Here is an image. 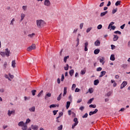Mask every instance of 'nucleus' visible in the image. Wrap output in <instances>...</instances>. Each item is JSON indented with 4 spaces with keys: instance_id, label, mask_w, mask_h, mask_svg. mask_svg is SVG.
Segmentation results:
<instances>
[{
    "instance_id": "473e14b6",
    "label": "nucleus",
    "mask_w": 130,
    "mask_h": 130,
    "mask_svg": "<svg viewBox=\"0 0 130 130\" xmlns=\"http://www.w3.org/2000/svg\"><path fill=\"white\" fill-rule=\"evenodd\" d=\"M93 100H94V98L90 99L87 102L88 104H91L93 102Z\"/></svg>"
},
{
    "instance_id": "2eb2a0df",
    "label": "nucleus",
    "mask_w": 130,
    "mask_h": 130,
    "mask_svg": "<svg viewBox=\"0 0 130 130\" xmlns=\"http://www.w3.org/2000/svg\"><path fill=\"white\" fill-rule=\"evenodd\" d=\"M12 67L14 69V68H16V60H13L12 61Z\"/></svg>"
},
{
    "instance_id": "774afa93",
    "label": "nucleus",
    "mask_w": 130,
    "mask_h": 130,
    "mask_svg": "<svg viewBox=\"0 0 130 130\" xmlns=\"http://www.w3.org/2000/svg\"><path fill=\"white\" fill-rule=\"evenodd\" d=\"M75 92H80V89H79V88H76L75 89Z\"/></svg>"
},
{
    "instance_id": "6e6552de",
    "label": "nucleus",
    "mask_w": 130,
    "mask_h": 130,
    "mask_svg": "<svg viewBox=\"0 0 130 130\" xmlns=\"http://www.w3.org/2000/svg\"><path fill=\"white\" fill-rule=\"evenodd\" d=\"M96 112H98V109H95L94 111H92V112L90 111L89 113V115L91 116V115H93V114H96Z\"/></svg>"
},
{
    "instance_id": "39448f33",
    "label": "nucleus",
    "mask_w": 130,
    "mask_h": 130,
    "mask_svg": "<svg viewBox=\"0 0 130 130\" xmlns=\"http://www.w3.org/2000/svg\"><path fill=\"white\" fill-rule=\"evenodd\" d=\"M80 38H81V34H78L77 37L76 41L77 42L76 46H79V44H80Z\"/></svg>"
},
{
    "instance_id": "6e6d98bb",
    "label": "nucleus",
    "mask_w": 130,
    "mask_h": 130,
    "mask_svg": "<svg viewBox=\"0 0 130 130\" xmlns=\"http://www.w3.org/2000/svg\"><path fill=\"white\" fill-rule=\"evenodd\" d=\"M98 29L99 30H100V29H102V24H99L98 26Z\"/></svg>"
},
{
    "instance_id": "f704fd0d",
    "label": "nucleus",
    "mask_w": 130,
    "mask_h": 130,
    "mask_svg": "<svg viewBox=\"0 0 130 130\" xmlns=\"http://www.w3.org/2000/svg\"><path fill=\"white\" fill-rule=\"evenodd\" d=\"M62 115H63V113L62 112H60L58 116L57 117V119L59 118L60 117H61V116H62Z\"/></svg>"
},
{
    "instance_id": "c03bdc74",
    "label": "nucleus",
    "mask_w": 130,
    "mask_h": 130,
    "mask_svg": "<svg viewBox=\"0 0 130 130\" xmlns=\"http://www.w3.org/2000/svg\"><path fill=\"white\" fill-rule=\"evenodd\" d=\"M74 121L75 123H79V121H78V118H75L74 119Z\"/></svg>"
},
{
    "instance_id": "a878e982",
    "label": "nucleus",
    "mask_w": 130,
    "mask_h": 130,
    "mask_svg": "<svg viewBox=\"0 0 130 130\" xmlns=\"http://www.w3.org/2000/svg\"><path fill=\"white\" fill-rule=\"evenodd\" d=\"M70 105H71V102H67V105H66L67 109H69V108H70Z\"/></svg>"
},
{
    "instance_id": "37998d69",
    "label": "nucleus",
    "mask_w": 130,
    "mask_h": 130,
    "mask_svg": "<svg viewBox=\"0 0 130 130\" xmlns=\"http://www.w3.org/2000/svg\"><path fill=\"white\" fill-rule=\"evenodd\" d=\"M92 30V27H88L86 30V33H89Z\"/></svg>"
},
{
    "instance_id": "b1692460",
    "label": "nucleus",
    "mask_w": 130,
    "mask_h": 130,
    "mask_svg": "<svg viewBox=\"0 0 130 130\" xmlns=\"http://www.w3.org/2000/svg\"><path fill=\"white\" fill-rule=\"evenodd\" d=\"M25 124V123H24V121H20L18 123V125L19 126H22L23 125H24Z\"/></svg>"
},
{
    "instance_id": "0e129e2a",
    "label": "nucleus",
    "mask_w": 130,
    "mask_h": 130,
    "mask_svg": "<svg viewBox=\"0 0 130 130\" xmlns=\"http://www.w3.org/2000/svg\"><path fill=\"white\" fill-rule=\"evenodd\" d=\"M115 26H113V25H112L111 26V29H112V30H115Z\"/></svg>"
},
{
    "instance_id": "5701e85b",
    "label": "nucleus",
    "mask_w": 130,
    "mask_h": 130,
    "mask_svg": "<svg viewBox=\"0 0 130 130\" xmlns=\"http://www.w3.org/2000/svg\"><path fill=\"white\" fill-rule=\"evenodd\" d=\"M108 13V11H105L104 12H102L101 13V17H104V16H105L106 14Z\"/></svg>"
},
{
    "instance_id": "09e8293b",
    "label": "nucleus",
    "mask_w": 130,
    "mask_h": 130,
    "mask_svg": "<svg viewBox=\"0 0 130 130\" xmlns=\"http://www.w3.org/2000/svg\"><path fill=\"white\" fill-rule=\"evenodd\" d=\"M88 117V113H85L84 115L82 116V118H87Z\"/></svg>"
},
{
    "instance_id": "a19ab883",
    "label": "nucleus",
    "mask_w": 130,
    "mask_h": 130,
    "mask_svg": "<svg viewBox=\"0 0 130 130\" xmlns=\"http://www.w3.org/2000/svg\"><path fill=\"white\" fill-rule=\"evenodd\" d=\"M43 93V90H41L39 93V94H38V97H40L41 96V95H42Z\"/></svg>"
},
{
    "instance_id": "603ef678",
    "label": "nucleus",
    "mask_w": 130,
    "mask_h": 130,
    "mask_svg": "<svg viewBox=\"0 0 130 130\" xmlns=\"http://www.w3.org/2000/svg\"><path fill=\"white\" fill-rule=\"evenodd\" d=\"M81 74L82 75H85V74H86V70H81Z\"/></svg>"
},
{
    "instance_id": "aec40b11",
    "label": "nucleus",
    "mask_w": 130,
    "mask_h": 130,
    "mask_svg": "<svg viewBox=\"0 0 130 130\" xmlns=\"http://www.w3.org/2000/svg\"><path fill=\"white\" fill-rule=\"evenodd\" d=\"M93 84L94 85H95V86H97V85L99 84V80L98 79L95 80L94 81Z\"/></svg>"
},
{
    "instance_id": "e433bc0d",
    "label": "nucleus",
    "mask_w": 130,
    "mask_h": 130,
    "mask_svg": "<svg viewBox=\"0 0 130 130\" xmlns=\"http://www.w3.org/2000/svg\"><path fill=\"white\" fill-rule=\"evenodd\" d=\"M22 10L23 12H25V11L27 10V6H22Z\"/></svg>"
},
{
    "instance_id": "864d4df0",
    "label": "nucleus",
    "mask_w": 130,
    "mask_h": 130,
    "mask_svg": "<svg viewBox=\"0 0 130 130\" xmlns=\"http://www.w3.org/2000/svg\"><path fill=\"white\" fill-rule=\"evenodd\" d=\"M76 84H73L72 87V90H75V88H76Z\"/></svg>"
},
{
    "instance_id": "e2e57ef3",
    "label": "nucleus",
    "mask_w": 130,
    "mask_h": 130,
    "mask_svg": "<svg viewBox=\"0 0 130 130\" xmlns=\"http://www.w3.org/2000/svg\"><path fill=\"white\" fill-rule=\"evenodd\" d=\"M111 49L113 50L115 49V46H114V45H111Z\"/></svg>"
},
{
    "instance_id": "20e7f679",
    "label": "nucleus",
    "mask_w": 130,
    "mask_h": 130,
    "mask_svg": "<svg viewBox=\"0 0 130 130\" xmlns=\"http://www.w3.org/2000/svg\"><path fill=\"white\" fill-rule=\"evenodd\" d=\"M5 55L7 57H9L10 56V54H11V51L10 50H8V48L5 49Z\"/></svg>"
},
{
    "instance_id": "0eeeda50",
    "label": "nucleus",
    "mask_w": 130,
    "mask_h": 130,
    "mask_svg": "<svg viewBox=\"0 0 130 130\" xmlns=\"http://www.w3.org/2000/svg\"><path fill=\"white\" fill-rule=\"evenodd\" d=\"M15 110H13L12 111H10L8 110V116H11V115H12V114H13V115L15 114Z\"/></svg>"
},
{
    "instance_id": "c9c22d12",
    "label": "nucleus",
    "mask_w": 130,
    "mask_h": 130,
    "mask_svg": "<svg viewBox=\"0 0 130 130\" xmlns=\"http://www.w3.org/2000/svg\"><path fill=\"white\" fill-rule=\"evenodd\" d=\"M120 1H117L115 3V6L117 7L118 6H120Z\"/></svg>"
},
{
    "instance_id": "8fccbe9b",
    "label": "nucleus",
    "mask_w": 130,
    "mask_h": 130,
    "mask_svg": "<svg viewBox=\"0 0 130 130\" xmlns=\"http://www.w3.org/2000/svg\"><path fill=\"white\" fill-rule=\"evenodd\" d=\"M64 80V75L63 74H62L61 78V81L63 82Z\"/></svg>"
},
{
    "instance_id": "5fc2aeb1",
    "label": "nucleus",
    "mask_w": 130,
    "mask_h": 130,
    "mask_svg": "<svg viewBox=\"0 0 130 130\" xmlns=\"http://www.w3.org/2000/svg\"><path fill=\"white\" fill-rule=\"evenodd\" d=\"M58 112V110H54L53 113L54 115H56V114Z\"/></svg>"
},
{
    "instance_id": "13d9d810",
    "label": "nucleus",
    "mask_w": 130,
    "mask_h": 130,
    "mask_svg": "<svg viewBox=\"0 0 130 130\" xmlns=\"http://www.w3.org/2000/svg\"><path fill=\"white\" fill-rule=\"evenodd\" d=\"M31 121V120H30V119L28 118L26 119V124H27V123H29V122H30Z\"/></svg>"
},
{
    "instance_id": "ddd939ff",
    "label": "nucleus",
    "mask_w": 130,
    "mask_h": 130,
    "mask_svg": "<svg viewBox=\"0 0 130 130\" xmlns=\"http://www.w3.org/2000/svg\"><path fill=\"white\" fill-rule=\"evenodd\" d=\"M94 45L95 46H100V41L99 40H96L95 42H94Z\"/></svg>"
},
{
    "instance_id": "a211bd4d",
    "label": "nucleus",
    "mask_w": 130,
    "mask_h": 130,
    "mask_svg": "<svg viewBox=\"0 0 130 130\" xmlns=\"http://www.w3.org/2000/svg\"><path fill=\"white\" fill-rule=\"evenodd\" d=\"M47 97H51V93L50 92L47 93L45 96V100L47 99Z\"/></svg>"
},
{
    "instance_id": "4d7b16f0",
    "label": "nucleus",
    "mask_w": 130,
    "mask_h": 130,
    "mask_svg": "<svg viewBox=\"0 0 130 130\" xmlns=\"http://www.w3.org/2000/svg\"><path fill=\"white\" fill-rule=\"evenodd\" d=\"M116 12H117V9H113L112 10V14H115V13H116Z\"/></svg>"
},
{
    "instance_id": "338daca9",
    "label": "nucleus",
    "mask_w": 130,
    "mask_h": 130,
    "mask_svg": "<svg viewBox=\"0 0 130 130\" xmlns=\"http://www.w3.org/2000/svg\"><path fill=\"white\" fill-rule=\"evenodd\" d=\"M9 77L11 79H14V75H12L11 74H9Z\"/></svg>"
},
{
    "instance_id": "052dcab7",
    "label": "nucleus",
    "mask_w": 130,
    "mask_h": 130,
    "mask_svg": "<svg viewBox=\"0 0 130 130\" xmlns=\"http://www.w3.org/2000/svg\"><path fill=\"white\" fill-rule=\"evenodd\" d=\"M58 130H62V125H60L58 127Z\"/></svg>"
},
{
    "instance_id": "7c9ffc66",
    "label": "nucleus",
    "mask_w": 130,
    "mask_h": 130,
    "mask_svg": "<svg viewBox=\"0 0 130 130\" xmlns=\"http://www.w3.org/2000/svg\"><path fill=\"white\" fill-rule=\"evenodd\" d=\"M69 58H70V56H65L63 59V61L67 62V60Z\"/></svg>"
},
{
    "instance_id": "3c124183",
    "label": "nucleus",
    "mask_w": 130,
    "mask_h": 130,
    "mask_svg": "<svg viewBox=\"0 0 130 130\" xmlns=\"http://www.w3.org/2000/svg\"><path fill=\"white\" fill-rule=\"evenodd\" d=\"M121 67L123 68V69H126V68H127V65L123 64L121 66Z\"/></svg>"
},
{
    "instance_id": "4be33fe9",
    "label": "nucleus",
    "mask_w": 130,
    "mask_h": 130,
    "mask_svg": "<svg viewBox=\"0 0 130 130\" xmlns=\"http://www.w3.org/2000/svg\"><path fill=\"white\" fill-rule=\"evenodd\" d=\"M110 60H112L114 61V60H115V57H114V54H112L110 56Z\"/></svg>"
},
{
    "instance_id": "7ed1b4c3",
    "label": "nucleus",
    "mask_w": 130,
    "mask_h": 130,
    "mask_svg": "<svg viewBox=\"0 0 130 130\" xmlns=\"http://www.w3.org/2000/svg\"><path fill=\"white\" fill-rule=\"evenodd\" d=\"M44 5L46 7H50V5H51L50 1L49 0H45Z\"/></svg>"
},
{
    "instance_id": "412c9836",
    "label": "nucleus",
    "mask_w": 130,
    "mask_h": 130,
    "mask_svg": "<svg viewBox=\"0 0 130 130\" xmlns=\"http://www.w3.org/2000/svg\"><path fill=\"white\" fill-rule=\"evenodd\" d=\"M100 52V49H96L94 51V54H98V53H99Z\"/></svg>"
},
{
    "instance_id": "c756f323",
    "label": "nucleus",
    "mask_w": 130,
    "mask_h": 130,
    "mask_svg": "<svg viewBox=\"0 0 130 130\" xmlns=\"http://www.w3.org/2000/svg\"><path fill=\"white\" fill-rule=\"evenodd\" d=\"M77 125H78V123H73L72 125V128L73 129H74V128H75V127H76V126H77Z\"/></svg>"
},
{
    "instance_id": "f8f14e48",
    "label": "nucleus",
    "mask_w": 130,
    "mask_h": 130,
    "mask_svg": "<svg viewBox=\"0 0 130 130\" xmlns=\"http://www.w3.org/2000/svg\"><path fill=\"white\" fill-rule=\"evenodd\" d=\"M67 90H68V87H64L63 89V96L64 97V96H66V95H67Z\"/></svg>"
},
{
    "instance_id": "79ce46f5",
    "label": "nucleus",
    "mask_w": 130,
    "mask_h": 130,
    "mask_svg": "<svg viewBox=\"0 0 130 130\" xmlns=\"http://www.w3.org/2000/svg\"><path fill=\"white\" fill-rule=\"evenodd\" d=\"M0 55H2L3 57L6 56V54L4 52H0Z\"/></svg>"
},
{
    "instance_id": "ea45409f",
    "label": "nucleus",
    "mask_w": 130,
    "mask_h": 130,
    "mask_svg": "<svg viewBox=\"0 0 130 130\" xmlns=\"http://www.w3.org/2000/svg\"><path fill=\"white\" fill-rule=\"evenodd\" d=\"M66 66H67V67H64V70H65V71H68L69 68V64H67Z\"/></svg>"
},
{
    "instance_id": "bf43d9fd",
    "label": "nucleus",
    "mask_w": 130,
    "mask_h": 130,
    "mask_svg": "<svg viewBox=\"0 0 130 130\" xmlns=\"http://www.w3.org/2000/svg\"><path fill=\"white\" fill-rule=\"evenodd\" d=\"M100 62L101 63H103H103H104V59H103V58L100 59Z\"/></svg>"
},
{
    "instance_id": "69168bd1",
    "label": "nucleus",
    "mask_w": 130,
    "mask_h": 130,
    "mask_svg": "<svg viewBox=\"0 0 130 130\" xmlns=\"http://www.w3.org/2000/svg\"><path fill=\"white\" fill-rule=\"evenodd\" d=\"M81 102H82V99H78V100L77 102V103H81Z\"/></svg>"
},
{
    "instance_id": "72a5a7b5",
    "label": "nucleus",
    "mask_w": 130,
    "mask_h": 130,
    "mask_svg": "<svg viewBox=\"0 0 130 130\" xmlns=\"http://www.w3.org/2000/svg\"><path fill=\"white\" fill-rule=\"evenodd\" d=\"M88 92H89V93L90 94H92V93H93V92H94V90L92 88H90L88 89Z\"/></svg>"
},
{
    "instance_id": "c85d7f7f",
    "label": "nucleus",
    "mask_w": 130,
    "mask_h": 130,
    "mask_svg": "<svg viewBox=\"0 0 130 130\" xmlns=\"http://www.w3.org/2000/svg\"><path fill=\"white\" fill-rule=\"evenodd\" d=\"M3 67L4 68V70H6L7 69V67H8V63L7 61H5L4 63Z\"/></svg>"
},
{
    "instance_id": "cd10ccee",
    "label": "nucleus",
    "mask_w": 130,
    "mask_h": 130,
    "mask_svg": "<svg viewBox=\"0 0 130 130\" xmlns=\"http://www.w3.org/2000/svg\"><path fill=\"white\" fill-rule=\"evenodd\" d=\"M36 92H37V91L35 89L31 90V93H32V96H35V95H36Z\"/></svg>"
},
{
    "instance_id": "a18cd8bd",
    "label": "nucleus",
    "mask_w": 130,
    "mask_h": 130,
    "mask_svg": "<svg viewBox=\"0 0 130 130\" xmlns=\"http://www.w3.org/2000/svg\"><path fill=\"white\" fill-rule=\"evenodd\" d=\"M14 22H15V18H13L10 22V25H14Z\"/></svg>"
},
{
    "instance_id": "de8ad7c7",
    "label": "nucleus",
    "mask_w": 130,
    "mask_h": 130,
    "mask_svg": "<svg viewBox=\"0 0 130 130\" xmlns=\"http://www.w3.org/2000/svg\"><path fill=\"white\" fill-rule=\"evenodd\" d=\"M55 107H56V105L54 104L50 106V108H55Z\"/></svg>"
},
{
    "instance_id": "4468645a",
    "label": "nucleus",
    "mask_w": 130,
    "mask_h": 130,
    "mask_svg": "<svg viewBox=\"0 0 130 130\" xmlns=\"http://www.w3.org/2000/svg\"><path fill=\"white\" fill-rule=\"evenodd\" d=\"M25 15L24 13L21 14V19L20 20V22H22L24 20V18H25Z\"/></svg>"
},
{
    "instance_id": "1a4fd4ad",
    "label": "nucleus",
    "mask_w": 130,
    "mask_h": 130,
    "mask_svg": "<svg viewBox=\"0 0 130 130\" xmlns=\"http://www.w3.org/2000/svg\"><path fill=\"white\" fill-rule=\"evenodd\" d=\"M85 47H84V50L85 51H88V45H89V43L88 42H86L84 44Z\"/></svg>"
},
{
    "instance_id": "f257e3e1",
    "label": "nucleus",
    "mask_w": 130,
    "mask_h": 130,
    "mask_svg": "<svg viewBox=\"0 0 130 130\" xmlns=\"http://www.w3.org/2000/svg\"><path fill=\"white\" fill-rule=\"evenodd\" d=\"M36 22L38 28H42V27H43V26H44L45 24L44 20L42 19L37 20Z\"/></svg>"
},
{
    "instance_id": "58836bf2",
    "label": "nucleus",
    "mask_w": 130,
    "mask_h": 130,
    "mask_svg": "<svg viewBox=\"0 0 130 130\" xmlns=\"http://www.w3.org/2000/svg\"><path fill=\"white\" fill-rule=\"evenodd\" d=\"M115 34H119V35H121V32L119 31V30H117L114 32Z\"/></svg>"
},
{
    "instance_id": "f03ea898",
    "label": "nucleus",
    "mask_w": 130,
    "mask_h": 130,
    "mask_svg": "<svg viewBox=\"0 0 130 130\" xmlns=\"http://www.w3.org/2000/svg\"><path fill=\"white\" fill-rule=\"evenodd\" d=\"M34 49H36V45H35V44H32L31 46L27 48V51H31V50H33Z\"/></svg>"
},
{
    "instance_id": "680f3d73",
    "label": "nucleus",
    "mask_w": 130,
    "mask_h": 130,
    "mask_svg": "<svg viewBox=\"0 0 130 130\" xmlns=\"http://www.w3.org/2000/svg\"><path fill=\"white\" fill-rule=\"evenodd\" d=\"M83 26H84V23H81L80 25V29H83Z\"/></svg>"
},
{
    "instance_id": "bb28decb",
    "label": "nucleus",
    "mask_w": 130,
    "mask_h": 130,
    "mask_svg": "<svg viewBox=\"0 0 130 130\" xmlns=\"http://www.w3.org/2000/svg\"><path fill=\"white\" fill-rule=\"evenodd\" d=\"M34 36H35V34L34 33L28 35V37H29V38H33Z\"/></svg>"
},
{
    "instance_id": "9b49d317",
    "label": "nucleus",
    "mask_w": 130,
    "mask_h": 130,
    "mask_svg": "<svg viewBox=\"0 0 130 130\" xmlns=\"http://www.w3.org/2000/svg\"><path fill=\"white\" fill-rule=\"evenodd\" d=\"M106 74V71H102L101 72V74H100L99 77L102 78V77H103V76H105Z\"/></svg>"
},
{
    "instance_id": "2f4dec72",
    "label": "nucleus",
    "mask_w": 130,
    "mask_h": 130,
    "mask_svg": "<svg viewBox=\"0 0 130 130\" xmlns=\"http://www.w3.org/2000/svg\"><path fill=\"white\" fill-rule=\"evenodd\" d=\"M61 93L58 95V96L57 98V100L58 101H60V100L61 99Z\"/></svg>"
},
{
    "instance_id": "49530a36",
    "label": "nucleus",
    "mask_w": 130,
    "mask_h": 130,
    "mask_svg": "<svg viewBox=\"0 0 130 130\" xmlns=\"http://www.w3.org/2000/svg\"><path fill=\"white\" fill-rule=\"evenodd\" d=\"M102 71V68L99 67L96 69V72H101Z\"/></svg>"
},
{
    "instance_id": "dca6fc26",
    "label": "nucleus",
    "mask_w": 130,
    "mask_h": 130,
    "mask_svg": "<svg viewBox=\"0 0 130 130\" xmlns=\"http://www.w3.org/2000/svg\"><path fill=\"white\" fill-rule=\"evenodd\" d=\"M114 36V38H113V41H117V40H118V36L117 35H113Z\"/></svg>"
},
{
    "instance_id": "4c0bfd02",
    "label": "nucleus",
    "mask_w": 130,
    "mask_h": 130,
    "mask_svg": "<svg viewBox=\"0 0 130 130\" xmlns=\"http://www.w3.org/2000/svg\"><path fill=\"white\" fill-rule=\"evenodd\" d=\"M89 107L90 108H96V105H90L89 106Z\"/></svg>"
},
{
    "instance_id": "393cba45",
    "label": "nucleus",
    "mask_w": 130,
    "mask_h": 130,
    "mask_svg": "<svg viewBox=\"0 0 130 130\" xmlns=\"http://www.w3.org/2000/svg\"><path fill=\"white\" fill-rule=\"evenodd\" d=\"M74 73H75V71H74V70H71L70 71L69 74L71 77H73V75H74Z\"/></svg>"
},
{
    "instance_id": "6ab92c4d",
    "label": "nucleus",
    "mask_w": 130,
    "mask_h": 130,
    "mask_svg": "<svg viewBox=\"0 0 130 130\" xmlns=\"http://www.w3.org/2000/svg\"><path fill=\"white\" fill-rule=\"evenodd\" d=\"M29 111L30 112H35V107H32L29 109Z\"/></svg>"
},
{
    "instance_id": "423d86ee",
    "label": "nucleus",
    "mask_w": 130,
    "mask_h": 130,
    "mask_svg": "<svg viewBox=\"0 0 130 130\" xmlns=\"http://www.w3.org/2000/svg\"><path fill=\"white\" fill-rule=\"evenodd\" d=\"M127 85V82L123 81L122 83L121 84L120 89H123L125 86Z\"/></svg>"
},
{
    "instance_id": "9d476101",
    "label": "nucleus",
    "mask_w": 130,
    "mask_h": 130,
    "mask_svg": "<svg viewBox=\"0 0 130 130\" xmlns=\"http://www.w3.org/2000/svg\"><path fill=\"white\" fill-rule=\"evenodd\" d=\"M32 129L38 130V125H31Z\"/></svg>"
},
{
    "instance_id": "f3484780",
    "label": "nucleus",
    "mask_w": 130,
    "mask_h": 130,
    "mask_svg": "<svg viewBox=\"0 0 130 130\" xmlns=\"http://www.w3.org/2000/svg\"><path fill=\"white\" fill-rule=\"evenodd\" d=\"M28 126H27V124L25 123L22 127V130H27Z\"/></svg>"
}]
</instances>
